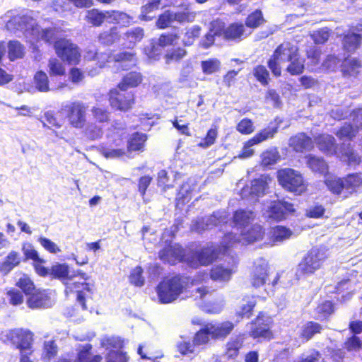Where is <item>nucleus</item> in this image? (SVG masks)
Instances as JSON below:
<instances>
[{
  "label": "nucleus",
  "instance_id": "nucleus-48",
  "mask_svg": "<svg viewBox=\"0 0 362 362\" xmlns=\"http://www.w3.org/2000/svg\"><path fill=\"white\" fill-rule=\"evenodd\" d=\"M146 136L144 134L135 133L132 135L128 141V151H140L144 148Z\"/></svg>",
  "mask_w": 362,
  "mask_h": 362
},
{
  "label": "nucleus",
  "instance_id": "nucleus-32",
  "mask_svg": "<svg viewBox=\"0 0 362 362\" xmlns=\"http://www.w3.org/2000/svg\"><path fill=\"white\" fill-rule=\"evenodd\" d=\"M181 177L180 173H175L173 180H171L165 170H161L158 173L157 182L158 186L161 187L163 191L171 189L175 186V181Z\"/></svg>",
  "mask_w": 362,
  "mask_h": 362
},
{
  "label": "nucleus",
  "instance_id": "nucleus-8",
  "mask_svg": "<svg viewBox=\"0 0 362 362\" xmlns=\"http://www.w3.org/2000/svg\"><path fill=\"white\" fill-rule=\"evenodd\" d=\"M87 106L81 101L69 102L62 110L66 113L69 124L76 129H82L86 123Z\"/></svg>",
  "mask_w": 362,
  "mask_h": 362
},
{
  "label": "nucleus",
  "instance_id": "nucleus-11",
  "mask_svg": "<svg viewBox=\"0 0 362 362\" xmlns=\"http://www.w3.org/2000/svg\"><path fill=\"white\" fill-rule=\"evenodd\" d=\"M291 203L286 201L276 200L271 202L264 209V216L267 219L281 221L295 212Z\"/></svg>",
  "mask_w": 362,
  "mask_h": 362
},
{
  "label": "nucleus",
  "instance_id": "nucleus-27",
  "mask_svg": "<svg viewBox=\"0 0 362 362\" xmlns=\"http://www.w3.org/2000/svg\"><path fill=\"white\" fill-rule=\"evenodd\" d=\"M124 145L122 139H116L113 144L109 147H105L102 149V154L107 158H119L125 154L124 148H120Z\"/></svg>",
  "mask_w": 362,
  "mask_h": 362
},
{
  "label": "nucleus",
  "instance_id": "nucleus-15",
  "mask_svg": "<svg viewBox=\"0 0 362 362\" xmlns=\"http://www.w3.org/2000/svg\"><path fill=\"white\" fill-rule=\"evenodd\" d=\"M134 95L132 93H123L117 89L110 92V103L112 108L121 111H127L134 104Z\"/></svg>",
  "mask_w": 362,
  "mask_h": 362
},
{
  "label": "nucleus",
  "instance_id": "nucleus-20",
  "mask_svg": "<svg viewBox=\"0 0 362 362\" xmlns=\"http://www.w3.org/2000/svg\"><path fill=\"white\" fill-rule=\"evenodd\" d=\"M255 218V214L252 211L239 209L234 213L230 224H233V230L239 233L242 229L249 226Z\"/></svg>",
  "mask_w": 362,
  "mask_h": 362
},
{
  "label": "nucleus",
  "instance_id": "nucleus-31",
  "mask_svg": "<svg viewBox=\"0 0 362 362\" xmlns=\"http://www.w3.org/2000/svg\"><path fill=\"white\" fill-rule=\"evenodd\" d=\"M243 341L244 337L242 335L231 337L226 344V356L228 358H235L239 354V350L243 346Z\"/></svg>",
  "mask_w": 362,
  "mask_h": 362
},
{
  "label": "nucleus",
  "instance_id": "nucleus-18",
  "mask_svg": "<svg viewBox=\"0 0 362 362\" xmlns=\"http://www.w3.org/2000/svg\"><path fill=\"white\" fill-rule=\"evenodd\" d=\"M237 262L233 259L232 262L227 264H220L214 266L211 269V279L218 281H228L233 273H235Z\"/></svg>",
  "mask_w": 362,
  "mask_h": 362
},
{
  "label": "nucleus",
  "instance_id": "nucleus-45",
  "mask_svg": "<svg viewBox=\"0 0 362 362\" xmlns=\"http://www.w3.org/2000/svg\"><path fill=\"white\" fill-rule=\"evenodd\" d=\"M35 88L40 92H47L52 90L49 88V78L47 74L42 71H37L34 76Z\"/></svg>",
  "mask_w": 362,
  "mask_h": 362
},
{
  "label": "nucleus",
  "instance_id": "nucleus-7",
  "mask_svg": "<svg viewBox=\"0 0 362 362\" xmlns=\"http://www.w3.org/2000/svg\"><path fill=\"white\" fill-rule=\"evenodd\" d=\"M180 11H165L159 16L156 25L160 29H164L170 26L173 23H180L193 22L197 16V13L189 8V4L182 3L177 6Z\"/></svg>",
  "mask_w": 362,
  "mask_h": 362
},
{
  "label": "nucleus",
  "instance_id": "nucleus-62",
  "mask_svg": "<svg viewBox=\"0 0 362 362\" xmlns=\"http://www.w3.org/2000/svg\"><path fill=\"white\" fill-rule=\"evenodd\" d=\"M264 21L262 12L255 11L248 16L246 20V26L250 29H253L260 25Z\"/></svg>",
  "mask_w": 362,
  "mask_h": 362
},
{
  "label": "nucleus",
  "instance_id": "nucleus-54",
  "mask_svg": "<svg viewBox=\"0 0 362 362\" xmlns=\"http://www.w3.org/2000/svg\"><path fill=\"white\" fill-rule=\"evenodd\" d=\"M256 305V300L254 297H250L244 299L243 302L237 311V314L242 317L248 318L251 315V312Z\"/></svg>",
  "mask_w": 362,
  "mask_h": 362
},
{
  "label": "nucleus",
  "instance_id": "nucleus-4",
  "mask_svg": "<svg viewBox=\"0 0 362 362\" xmlns=\"http://www.w3.org/2000/svg\"><path fill=\"white\" fill-rule=\"evenodd\" d=\"M298 50L296 45L288 42L281 44L276 49L268 62V66L274 76H281L282 66L297 56Z\"/></svg>",
  "mask_w": 362,
  "mask_h": 362
},
{
  "label": "nucleus",
  "instance_id": "nucleus-19",
  "mask_svg": "<svg viewBox=\"0 0 362 362\" xmlns=\"http://www.w3.org/2000/svg\"><path fill=\"white\" fill-rule=\"evenodd\" d=\"M29 308L33 309L47 308L51 307L54 304V299L51 296V293L47 291L33 292L27 301Z\"/></svg>",
  "mask_w": 362,
  "mask_h": 362
},
{
  "label": "nucleus",
  "instance_id": "nucleus-53",
  "mask_svg": "<svg viewBox=\"0 0 362 362\" xmlns=\"http://www.w3.org/2000/svg\"><path fill=\"white\" fill-rule=\"evenodd\" d=\"M327 187L334 194H340L341 190L346 188L345 182L340 178L329 176L325 180Z\"/></svg>",
  "mask_w": 362,
  "mask_h": 362
},
{
  "label": "nucleus",
  "instance_id": "nucleus-6",
  "mask_svg": "<svg viewBox=\"0 0 362 362\" xmlns=\"http://www.w3.org/2000/svg\"><path fill=\"white\" fill-rule=\"evenodd\" d=\"M327 258V251L325 249L317 247L311 249L298 264L296 276L300 277L313 274L322 267Z\"/></svg>",
  "mask_w": 362,
  "mask_h": 362
},
{
  "label": "nucleus",
  "instance_id": "nucleus-43",
  "mask_svg": "<svg viewBox=\"0 0 362 362\" xmlns=\"http://www.w3.org/2000/svg\"><path fill=\"white\" fill-rule=\"evenodd\" d=\"M161 0H149V1L141 8L140 19L143 21H150L153 16L150 14L158 9Z\"/></svg>",
  "mask_w": 362,
  "mask_h": 362
},
{
  "label": "nucleus",
  "instance_id": "nucleus-9",
  "mask_svg": "<svg viewBox=\"0 0 362 362\" xmlns=\"http://www.w3.org/2000/svg\"><path fill=\"white\" fill-rule=\"evenodd\" d=\"M226 249L222 247L221 244L218 249L213 244L207 245L192 254L187 259L188 264L195 268L200 265L207 266L216 259L219 252H225Z\"/></svg>",
  "mask_w": 362,
  "mask_h": 362
},
{
  "label": "nucleus",
  "instance_id": "nucleus-37",
  "mask_svg": "<svg viewBox=\"0 0 362 362\" xmlns=\"http://www.w3.org/2000/svg\"><path fill=\"white\" fill-rule=\"evenodd\" d=\"M109 11L102 12L97 9H91L87 11L86 18L88 23L99 26L104 21H109Z\"/></svg>",
  "mask_w": 362,
  "mask_h": 362
},
{
  "label": "nucleus",
  "instance_id": "nucleus-24",
  "mask_svg": "<svg viewBox=\"0 0 362 362\" xmlns=\"http://www.w3.org/2000/svg\"><path fill=\"white\" fill-rule=\"evenodd\" d=\"M288 145L296 152L309 151L313 147L311 138L304 133H299L291 136L289 139Z\"/></svg>",
  "mask_w": 362,
  "mask_h": 362
},
{
  "label": "nucleus",
  "instance_id": "nucleus-22",
  "mask_svg": "<svg viewBox=\"0 0 362 362\" xmlns=\"http://www.w3.org/2000/svg\"><path fill=\"white\" fill-rule=\"evenodd\" d=\"M11 340L18 344L21 350L30 351L33 341V334L28 330L15 329L10 332Z\"/></svg>",
  "mask_w": 362,
  "mask_h": 362
},
{
  "label": "nucleus",
  "instance_id": "nucleus-28",
  "mask_svg": "<svg viewBox=\"0 0 362 362\" xmlns=\"http://www.w3.org/2000/svg\"><path fill=\"white\" fill-rule=\"evenodd\" d=\"M320 150L327 154H333L336 152L334 138L330 135L322 134L315 139Z\"/></svg>",
  "mask_w": 362,
  "mask_h": 362
},
{
  "label": "nucleus",
  "instance_id": "nucleus-2",
  "mask_svg": "<svg viewBox=\"0 0 362 362\" xmlns=\"http://www.w3.org/2000/svg\"><path fill=\"white\" fill-rule=\"evenodd\" d=\"M6 26L13 33L21 31L25 33L27 37L30 36L37 40H42L47 42L56 40L61 32V30L56 27L42 29L28 16H16L6 23Z\"/></svg>",
  "mask_w": 362,
  "mask_h": 362
},
{
  "label": "nucleus",
  "instance_id": "nucleus-14",
  "mask_svg": "<svg viewBox=\"0 0 362 362\" xmlns=\"http://www.w3.org/2000/svg\"><path fill=\"white\" fill-rule=\"evenodd\" d=\"M269 318L264 315H259L250 326L249 335L254 339L264 338L271 339L272 332L270 331Z\"/></svg>",
  "mask_w": 362,
  "mask_h": 362
},
{
  "label": "nucleus",
  "instance_id": "nucleus-17",
  "mask_svg": "<svg viewBox=\"0 0 362 362\" xmlns=\"http://www.w3.org/2000/svg\"><path fill=\"white\" fill-rule=\"evenodd\" d=\"M353 124H345L337 132V136L339 139H351L358 132L360 127H362V109H358L353 112Z\"/></svg>",
  "mask_w": 362,
  "mask_h": 362
},
{
  "label": "nucleus",
  "instance_id": "nucleus-41",
  "mask_svg": "<svg viewBox=\"0 0 362 362\" xmlns=\"http://www.w3.org/2000/svg\"><path fill=\"white\" fill-rule=\"evenodd\" d=\"M278 131V127H268L258 132L254 137L250 139V142L255 145L274 137Z\"/></svg>",
  "mask_w": 362,
  "mask_h": 362
},
{
  "label": "nucleus",
  "instance_id": "nucleus-16",
  "mask_svg": "<svg viewBox=\"0 0 362 362\" xmlns=\"http://www.w3.org/2000/svg\"><path fill=\"white\" fill-rule=\"evenodd\" d=\"M271 179L267 175H261L258 179L252 181L250 186H246L241 190V197L247 199L251 197H261L265 194L268 182Z\"/></svg>",
  "mask_w": 362,
  "mask_h": 362
},
{
  "label": "nucleus",
  "instance_id": "nucleus-52",
  "mask_svg": "<svg viewBox=\"0 0 362 362\" xmlns=\"http://www.w3.org/2000/svg\"><path fill=\"white\" fill-rule=\"evenodd\" d=\"M103 125L96 123L90 122L85 128L86 135L90 139H97L102 136L103 134Z\"/></svg>",
  "mask_w": 362,
  "mask_h": 362
},
{
  "label": "nucleus",
  "instance_id": "nucleus-40",
  "mask_svg": "<svg viewBox=\"0 0 362 362\" xmlns=\"http://www.w3.org/2000/svg\"><path fill=\"white\" fill-rule=\"evenodd\" d=\"M361 43V37L358 33L349 32L343 39V45L347 52H354L358 48Z\"/></svg>",
  "mask_w": 362,
  "mask_h": 362
},
{
  "label": "nucleus",
  "instance_id": "nucleus-26",
  "mask_svg": "<svg viewBox=\"0 0 362 362\" xmlns=\"http://www.w3.org/2000/svg\"><path fill=\"white\" fill-rule=\"evenodd\" d=\"M93 290V286L83 283L66 284V293H68V291L72 292L74 291L77 293V300L81 305L83 309H86L85 304V297L86 293H91Z\"/></svg>",
  "mask_w": 362,
  "mask_h": 362
},
{
  "label": "nucleus",
  "instance_id": "nucleus-34",
  "mask_svg": "<svg viewBox=\"0 0 362 362\" xmlns=\"http://www.w3.org/2000/svg\"><path fill=\"white\" fill-rule=\"evenodd\" d=\"M114 62L121 64V66L124 69H127L136 65V59L133 52H121L113 54Z\"/></svg>",
  "mask_w": 362,
  "mask_h": 362
},
{
  "label": "nucleus",
  "instance_id": "nucleus-44",
  "mask_svg": "<svg viewBox=\"0 0 362 362\" xmlns=\"http://www.w3.org/2000/svg\"><path fill=\"white\" fill-rule=\"evenodd\" d=\"M50 275L60 279H71L75 274H71L69 267L65 264H56L50 269Z\"/></svg>",
  "mask_w": 362,
  "mask_h": 362
},
{
  "label": "nucleus",
  "instance_id": "nucleus-3",
  "mask_svg": "<svg viewBox=\"0 0 362 362\" xmlns=\"http://www.w3.org/2000/svg\"><path fill=\"white\" fill-rule=\"evenodd\" d=\"M264 235L263 228L259 224H255L242 229L238 233L235 231L226 233L221 240V245L225 248H229L238 243L243 245L250 244L262 240Z\"/></svg>",
  "mask_w": 362,
  "mask_h": 362
},
{
  "label": "nucleus",
  "instance_id": "nucleus-21",
  "mask_svg": "<svg viewBox=\"0 0 362 362\" xmlns=\"http://www.w3.org/2000/svg\"><path fill=\"white\" fill-rule=\"evenodd\" d=\"M251 33V30L245 27L243 23H234L225 30L222 29L224 38L230 40H241Z\"/></svg>",
  "mask_w": 362,
  "mask_h": 362
},
{
  "label": "nucleus",
  "instance_id": "nucleus-57",
  "mask_svg": "<svg viewBox=\"0 0 362 362\" xmlns=\"http://www.w3.org/2000/svg\"><path fill=\"white\" fill-rule=\"evenodd\" d=\"M187 54V52L183 48L172 49L166 53L165 55V60L166 64H170L172 62H177L184 58Z\"/></svg>",
  "mask_w": 362,
  "mask_h": 362
},
{
  "label": "nucleus",
  "instance_id": "nucleus-59",
  "mask_svg": "<svg viewBox=\"0 0 362 362\" xmlns=\"http://www.w3.org/2000/svg\"><path fill=\"white\" fill-rule=\"evenodd\" d=\"M221 62L217 59H209L208 60L202 61L201 66L203 73L205 74H212L220 68Z\"/></svg>",
  "mask_w": 362,
  "mask_h": 362
},
{
  "label": "nucleus",
  "instance_id": "nucleus-55",
  "mask_svg": "<svg viewBox=\"0 0 362 362\" xmlns=\"http://www.w3.org/2000/svg\"><path fill=\"white\" fill-rule=\"evenodd\" d=\"M288 62L289 64L287 66L286 70L291 75H298L303 72L304 69V60L298 57V53H297V56H295Z\"/></svg>",
  "mask_w": 362,
  "mask_h": 362
},
{
  "label": "nucleus",
  "instance_id": "nucleus-1",
  "mask_svg": "<svg viewBox=\"0 0 362 362\" xmlns=\"http://www.w3.org/2000/svg\"><path fill=\"white\" fill-rule=\"evenodd\" d=\"M206 279H208L206 273L198 274L191 281L187 277L180 276L165 279L157 287L159 301L162 303H172L190 288L189 284L192 286H197Z\"/></svg>",
  "mask_w": 362,
  "mask_h": 362
},
{
  "label": "nucleus",
  "instance_id": "nucleus-63",
  "mask_svg": "<svg viewBox=\"0 0 362 362\" xmlns=\"http://www.w3.org/2000/svg\"><path fill=\"white\" fill-rule=\"evenodd\" d=\"M345 186L347 189H354L356 187L362 186V174L355 173L349 175L345 178Z\"/></svg>",
  "mask_w": 362,
  "mask_h": 362
},
{
  "label": "nucleus",
  "instance_id": "nucleus-46",
  "mask_svg": "<svg viewBox=\"0 0 362 362\" xmlns=\"http://www.w3.org/2000/svg\"><path fill=\"white\" fill-rule=\"evenodd\" d=\"M361 67L360 62L355 58H347L342 64V72L346 76H354Z\"/></svg>",
  "mask_w": 362,
  "mask_h": 362
},
{
  "label": "nucleus",
  "instance_id": "nucleus-61",
  "mask_svg": "<svg viewBox=\"0 0 362 362\" xmlns=\"http://www.w3.org/2000/svg\"><path fill=\"white\" fill-rule=\"evenodd\" d=\"M193 188L189 185V182H185L182 184V185L180 187V191L177 194V204H184L185 202H187L189 201L191 197L190 194L192 191Z\"/></svg>",
  "mask_w": 362,
  "mask_h": 362
},
{
  "label": "nucleus",
  "instance_id": "nucleus-13",
  "mask_svg": "<svg viewBox=\"0 0 362 362\" xmlns=\"http://www.w3.org/2000/svg\"><path fill=\"white\" fill-rule=\"evenodd\" d=\"M228 221V216L225 211H217L212 216L194 221L192 224V230L202 233L218 224L227 223Z\"/></svg>",
  "mask_w": 362,
  "mask_h": 362
},
{
  "label": "nucleus",
  "instance_id": "nucleus-29",
  "mask_svg": "<svg viewBox=\"0 0 362 362\" xmlns=\"http://www.w3.org/2000/svg\"><path fill=\"white\" fill-rule=\"evenodd\" d=\"M223 23L215 21L211 23V28L205 37L201 40L200 44L204 48H208L214 44V37L222 35Z\"/></svg>",
  "mask_w": 362,
  "mask_h": 362
},
{
  "label": "nucleus",
  "instance_id": "nucleus-5",
  "mask_svg": "<svg viewBox=\"0 0 362 362\" xmlns=\"http://www.w3.org/2000/svg\"><path fill=\"white\" fill-rule=\"evenodd\" d=\"M279 184L286 190L300 195L305 192L307 184L302 174L294 169L284 168L278 171Z\"/></svg>",
  "mask_w": 362,
  "mask_h": 362
},
{
  "label": "nucleus",
  "instance_id": "nucleus-64",
  "mask_svg": "<svg viewBox=\"0 0 362 362\" xmlns=\"http://www.w3.org/2000/svg\"><path fill=\"white\" fill-rule=\"evenodd\" d=\"M253 74L262 85L268 84L269 74L265 66L259 65L255 67Z\"/></svg>",
  "mask_w": 362,
  "mask_h": 362
},
{
  "label": "nucleus",
  "instance_id": "nucleus-35",
  "mask_svg": "<svg viewBox=\"0 0 362 362\" xmlns=\"http://www.w3.org/2000/svg\"><path fill=\"white\" fill-rule=\"evenodd\" d=\"M92 346L90 344L80 345L78 347V353L76 362H100L102 357L100 355H96L90 358V351Z\"/></svg>",
  "mask_w": 362,
  "mask_h": 362
},
{
  "label": "nucleus",
  "instance_id": "nucleus-10",
  "mask_svg": "<svg viewBox=\"0 0 362 362\" xmlns=\"http://www.w3.org/2000/svg\"><path fill=\"white\" fill-rule=\"evenodd\" d=\"M54 49L57 56L69 64H78L81 59V53L76 45L66 39L55 42Z\"/></svg>",
  "mask_w": 362,
  "mask_h": 362
},
{
  "label": "nucleus",
  "instance_id": "nucleus-56",
  "mask_svg": "<svg viewBox=\"0 0 362 362\" xmlns=\"http://www.w3.org/2000/svg\"><path fill=\"white\" fill-rule=\"evenodd\" d=\"M262 164L264 166L275 164L280 158L279 151L276 148H271L262 153Z\"/></svg>",
  "mask_w": 362,
  "mask_h": 362
},
{
  "label": "nucleus",
  "instance_id": "nucleus-42",
  "mask_svg": "<svg viewBox=\"0 0 362 362\" xmlns=\"http://www.w3.org/2000/svg\"><path fill=\"white\" fill-rule=\"evenodd\" d=\"M119 38V30L117 27H113L104 31L98 36V40L103 45H110L117 41Z\"/></svg>",
  "mask_w": 362,
  "mask_h": 362
},
{
  "label": "nucleus",
  "instance_id": "nucleus-51",
  "mask_svg": "<svg viewBox=\"0 0 362 362\" xmlns=\"http://www.w3.org/2000/svg\"><path fill=\"white\" fill-rule=\"evenodd\" d=\"M322 327L320 324L314 322L305 323L301 328V336L306 340L311 339L315 334L320 333Z\"/></svg>",
  "mask_w": 362,
  "mask_h": 362
},
{
  "label": "nucleus",
  "instance_id": "nucleus-50",
  "mask_svg": "<svg viewBox=\"0 0 362 362\" xmlns=\"http://www.w3.org/2000/svg\"><path fill=\"white\" fill-rule=\"evenodd\" d=\"M48 72L51 76H64L66 72L64 65L57 59H50L47 64Z\"/></svg>",
  "mask_w": 362,
  "mask_h": 362
},
{
  "label": "nucleus",
  "instance_id": "nucleus-38",
  "mask_svg": "<svg viewBox=\"0 0 362 362\" xmlns=\"http://www.w3.org/2000/svg\"><path fill=\"white\" fill-rule=\"evenodd\" d=\"M293 233L292 231L286 227L278 226L271 228L269 231V236L271 240L276 242H282L285 240L288 239Z\"/></svg>",
  "mask_w": 362,
  "mask_h": 362
},
{
  "label": "nucleus",
  "instance_id": "nucleus-23",
  "mask_svg": "<svg viewBox=\"0 0 362 362\" xmlns=\"http://www.w3.org/2000/svg\"><path fill=\"white\" fill-rule=\"evenodd\" d=\"M159 257L164 262L174 264L182 260L184 251L180 245L175 244L161 250L159 253Z\"/></svg>",
  "mask_w": 362,
  "mask_h": 362
},
{
  "label": "nucleus",
  "instance_id": "nucleus-30",
  "mask_svg": "<svg viewBox=\"0 0 362 362\" xmlns=\"http://www.w3.org/2000/svg\"><path fill=\"white\" fill-rule=\"evenodd\" d=\"M21 262V256L18 252L11 251L2 262H0V272L4 274L10 272Z\"/></svg>",
  "mask_w": 362,
  "mask_h": 362
},
{
  "label": "nucleus",
  "instance_id": "nucleus-47",
  "mask_svg": "<svg viewBox=\"0 0 362 362\" xmlns=\"http://www.w3.org/2000/svg\"><path fill=\"white\" fill-rule=\"evenodd\" d=\"M90 112L94 122L103 125L110 120L109 112L103 107L94 106L91 108Z\"/></svg>",
  "mask_w": 362,
  "mask_h": 362
},
{
  "label": "nucleus",
  "instance_id": "nucleus-60",
  "mask_svg": "<svg viewBox=\"0 0 362 362\" xmlns=\"http://www.w3.org/2000/svg\"><path fill=\"white\" fill-rule=\"evenodd\" d=\"M334 311L333 304L331 301L326 300L320 304L317 308V317L322 320L331 315Z\"/></svg>",
  "mask_w": 362,
  "mask_h": 362
},
{
  "label": "nucleus",
  "instance_id": "nucleus-25",
  "mask_svg": "<svg viewBox=\"0 0 362 362\" xmlns=\"http://www.w3.org/2000/svg\"><path fill=\"white\" fill-rule=\"evenodd\" d=\"M234 325L229 321L207 325L210 336L214 339L226 338L233 329Z\"/></svg>",
  "mask_w": 362,
  "mask_h": 362
},
{
  "label": "nucleus",
  "instance_id": "nucleus-49",
  "mask_svg": "<svg viewBox=\"0 0 362 362\" xmlns=\"http://www.w3.org/2000/svg\"><path fill=\"white\" fill-rule=\"evenodd\" d=\"M109 23L119 24L123 26L129 25L132 20V17L123 12L109 11Z\"/></svg>",
  "mask_w": 362,
  "mask_h": 362
},
{
  "label": "nucleus",
  "instance_id": "nucleus-12",
  "mask_svg": "<svg viewBox=\"0 0 362 362\" xmlns=\"http://www.w3.org/2000/svg\"><path fill=\"white\" fill-rule=\"evenodd\" d=\"M269 268L267 262L263 258L257 259L253 264L250 282L253 287L259 288L268 282L269 284Z\"/></svg>",
  "mask_w": 362,
  "mask_h": 362
},
{
  "label": "nucleus",
  "instance_id": "nucleus-33",
  "mask_svg": "<svg viewBox=\"0 0 362 362\" xmlns=\"http://www.w3.org/2000/svg\"><path fill=\"white\" fill-rule=\"evenodd\" d=\"M307 165L312 171L325 174L327 172L328 166L326 162L321 158L308 155L305 157Z\"/></svg>",
  "mask_w": 362,
  "mask_h": 362
},
{
  "label": "nucleus",
  "instance_id": "nucleus-58",
  "mask_svg": "<svg viewBox=\"0 0 362 362\" xmlns=\"http://www.w3.org/2000/svg\"><path fill=\"white\" fill-rule=\"evenodd\" d=\"M8 57L11 61L22 58L24 54L23 47L17 41H11L8 44Z\"/></svg>",
  "mask_w": 362,
  "mask_h": 362
},
{
  "label": "nucleus",
  "instance_id": "nucleus-39",
  "mask_svg": "<svg viewBox=\"0 0 362 362\" xmlns=\"http://www.w3.org/2000/svg\"><path fill=\"white\" fill-rule=\"evenodd\" d=\"M144 36V30L139 27L134 28L125 33V39L127 44L125 45L128 48H132L135 45L140 42Z\"/></svg>",
  "mask_w": 362,
  "mask_h": 362
},
{
  "label": "nucleus",
  "instance_id": "nucleus-36",
  "mask_svg": "<svg viewBox=\"0 0 362 362\" xmlns=\"http://www.w3.org/2000/svg\"><path fill=\"white\" fill-rule=\"evenodd\" d=\"M142 81L141 76L137 72H130L127 74L122 81L118 85L121 91H124L129 88L137 86Z\"/></svg>",
  "mask_w": 362,
  "mask_h": 362
}]
</instances>
